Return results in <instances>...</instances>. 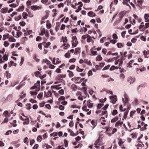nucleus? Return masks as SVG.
Wrapping results in <instances>:
<instances>
[{"instance_id": "nucleus-29", "label": "nucleus", "mask_w": 149, "mask_h": 149, "mask_svg": "<svg viewBox=\"0 0 149 149\" xmlns=\"http://www.w3.org/2000/svg\"><path fill=\"white\" fill-rule=\"evenodd\" d=\"M118 118L117 117H116L111 119V122L112 123L116 122V121H118Z\"/></svg>"}, {"instance_id": "nucleus-39", "label": "nucleus", "mask_w": 149, "mask_h": 149, "mask_svg": "<svg viewBox=\"0 0 149 149\" xmlns=\"http://www.w3.org/2000/svg\"><path fill=\"white\" fill-rule=\"evenodd\" d=\"M10 45L9 42L7 41H5L3 43V45L5 47H8Z\"/></svg>"}, {"instance_id": "nucleus-25", "label": "nucleus", "mask_w": 149, "mask_h": 149, "mask_svg": "<svg viewBox=\"0 0 149 149\" xmlns=\"http://www.w3.org/2000/svg\"><path fill=\"white\" fill-rule=\"evenodd\" d=\"M128 3H130V0H123V4L129 6Z\"/></svg>"}, {"instance_id": "nucleus-49", "label": "nucleus", "mask_w": 149, "mask_h": 149, "mask_svg": "<svg viewBox=\"0 0 149 149\" xmlns=\"http://www.w3.org/2000/svg\"><path fill=\"white\" fill-rule=\"evenodd\" d=\"M143 54L145 58H148V57L147 56V52L146 51L144 50L143 52Z\"/></svg>"}, {"instance_id": "nucleus-13", "label": "nucleus", "mask_w": 149, "mask_h": 149, "mask_svg": "<svg viewBox=\"0 0 149 149\" xmlns=\"http://www.w3.org/2000/svg\"><path fill=\"white\" fill-rule=\"evenodd\" d=\"M106 133L109 136H110L111 134L110 132L112 130V128L110 127H106Z\"/></svg>"}, {"instance_id": "nucleus-38", "label": "nucleus", "mask_w": 149, "mask_h": 149, "mask_svg": "<svg viewBox=\"0 0 149 149\" xmlns=\"http://www.w3.org/2000/svg\"><path fill=\"white\" fill-rule=\"evenodd\" d=\"M83 5H80L78 7V9L76 10V12L78 13L81 9V7Z\"/></svg>"}, {"instance_id": "nucleus-12", "label": "nucleus", "mask_w": 149, "mask_h": 149, "mask_svg": "<svg viewBox=\"0 0 149 149\" xmlns=\"http://www.w3.org/2000/svg\"><path fill=\"white\" fill-rule=\"evenodd\" d=\"M125 141L121 139H119V141L118 142V145L120 146L121 147H122L123 146H124L123 145V144L125 142Z\"/></svg>"}, {"instance_id": "nucleus-61", "label": "nucleus", "mask_w": 149, "mask_h": 149, "mask_svg": "<svg viewBox=\"0 0 149 149\" xmlns=\"http://www.w3.org/2000/svg\"><path fill=\"white\" fill-rule=\"evenodd\" d=\"M43 61L45 62L46 64L48 65H49L50 63V61L47 59H46L45 60H43Z\"/></svg>"}, {"instance_id": "nucleus-9", "label": "nucleus", "mask_w": 149, "mask_h": 149, "mask_svg": "<svg viewBox=\"0 0 149 149\" xmlns=\"http://www.w3.org/2000/svg\"><path fill=\"white\" fill-rule=\"evenodd\" d=\"M26 95V94L25 93H24L23 92L22 93L20 96V97L18 99L17 101H20L22 100L23 98L25 97Z\"/></svg>"}, {"instance_id": "nucleus-55", "label": "nucleus", "mask_w": 149, "mask_h": 149, "mask_svg": "<svg viewBox=\"0 0 149 149\" xmlns=\"http://www.w3.org/2000/svg\"><path fill=\"white\" fill-rule=\"evenodd\" d=\"M91 123L92 125L93 126V128H94L96 126V124L95 123L94 121L93 120H92L91 121Z\"/></svg>"}, {"instance_id": "nucleus-31", "label": "nucleus", "mask_w": 149, "mask_h": 149, "mask_svg": "<svg viewBox=\"0 0 149 149\" xmlns=\"http://www.w3.org/2000/svg\"><path fill=\"white\" fill-rule=\"evenodd\" d=\"M118 59V57H114L113 58H111L108 60V61L109 62H113V61L115 60H117Z\"/></svg>"}, {"instance_id": "nucleus-7", "label": "nucleus", "mask_w": 149, "mask_h": 149, "mask_svg": "<svg viewBox=\"0 0 149 149\" xmlns=\"http://www.w3.org/2000/svg\"><path fill=\"white\" fill-rule=\"evenodd\" d=\"M102 143L100 142L99 139L96 141V143L95 145V147L97 149H99V148H100V147L99 146H102Z\"/></svg>"}, {"instance_id": "nucleus-42", "label": "nucleus", "mask_w": 149, "mask_h": 149, "mask_svg": "<svg viewBox=\"0 0 149 149\" xmlns=\"http://www.w3.org/2000/svg\"><path fill=\"white\" fill-rule=\"evenodd\" d=\"M145 84H142L138 86L137 89L138 90H139L140 88L145 87Z\"/></svg>"}, {"instance_id": "nucleus-59", "label": "nucleus", "mask_w": 149, "mask_h": 149, "mask_svg": "<svg viewBox=\"0 0 149 149\" xmlns=\"http://www.w3.org/2000/svg\"><path fill=\"white\" fill-rule=\"evenodd\" d=\"M76 60V58H73L72 59H70L69 60V62L70 63H74V62Z\"/></svg>"}, {"instance_id": "nucleus-8", "label": "nucleus", "mask_w": 149, "mask_h": 149, "mask_svg": "<svg viewBox=\"0 0 149 149\" xmlns=\"http://www.w3.org/2000/svg\"><path fill=\"white\" fill-rule=\"evenodd\" d=\"M123 122H120V120L118 121L116 123L115 125V127H118V128H119V126L121 127L122 126L123 124Z\"/></svg>"}, {"instance_id": "nucleus-45", "label": "nucleus", "mask_w": 149, "mask_h": 149, "mask_svg": "<svg viewBox=\"0 0 149 149\" xmlns=\"http://www.w3.org/2000/svg\"><path fill=\"white\" fill-rule=\"evenodd\" d=\"M87 41L88 42H93V41L92 40V38L89 36V37L87 38Z\"/></svg>"}, {"instance_id": "nucleus-6", "label": "nucleus", "mask_w": 149, "mask_h": 149, "mask_svg": "<svg viewBox=\"0 0 149 149\" xmlns=\"http://www.w3.org/2000/svg\"><path fill=\"white\" fill-rule=\"evenodd\" d=\"M109 97L111 99V102L113 104L115 103L117 100L116 96H110Z\"/></svg>"}, {"instance_id": "nucleus-20", "label": "nucleus", "mask_w": 149, "mask_h": 149, "mask_svg": "<svg viewBox=\"0 0 149 149\" xmlns=\"http://www.w3.org/2000/svg\"><path fill=\"white\" fill-rule=\"evenodd\" d=\"M8 10L7 8H3L1 9V12L3 13H7Z\"/></svg>"}, {"instance_id": "nucleus-53", "label": "nucleus", "mask_w": 149, "mask_h": 149, "mask_svg": "<svg viewBox=\"0 0 149 149\" xmlns=\"http://www.w3.org/2000/svg\"><path fill=\"white\" fill-rule=\"evenodd\" d=\"M42 139V136H39L37 138V141L39 142H40L41 141Z\"/></svg>"}, {"instance_id": "nucleus-40", "label": "nucleus", "mask_w": 149, "mask_h": 149, "mask_svg": "<svg viewBox=\"0 0 149 149\" xmlns=\"http://www.w3.org/2000/svg\"><path fill=\"white\" fill-rule=\"evenodd\" d=\"M102 58L100 55H98L97 56V57L96 58V60L97 61H100L102 60Z\"/></svg>"}, {"instance_id": "nucleus-44", "label": "nucleus", "mask_w": 149, "mask_h": 149, "mask_svg": "<svg viewBox=\"0 0 149 149\" xmlns=\"http://www.w3.org/2000/svg\"><path fill=\"white\" fill-rule=\"evenodd\" d=\"M91 54L92 55H96L97 54V51H93L92 50H91Z\"/></svg>"}, {"instance_id": "nucleus-4", "label": "nucleus", "mask_w": 149, "mask_h": 149, "mask_svg": "<svg viewBox=\"0 0 149 149\" xmlns=\"http://www.w3.org/2000/svg\"><path fill=\"white\" fill-rule=\"evenodd\" d=\"M20 119L22 120H24L25 121L23 123L24 125H28L29 123V120L28 118H23L22 116L20 117Z\"/></svg>"}, {"instance_id": "nucleus-32", "label": "nucleus", "mask_w": 149, "mask_h": 149, "mask_svg": "<svg viewBox=\"0 0 149 149\" xmlns=\"http://www.w3.org/2000/svg\"><path fill=\"white\" fill-rule=\"evenodd\" d=\"M45 33V36L46 37V38H44V40H46L48 38L49 36V33L47 31H46Z\"/></svg>"}, {"instance_id": "nucleus-17", "label": "nucleus", "mask_w": 149, "mask_h": 149, "mask_svg": "<svg viewBox=\"0 0 149 149\" xmlns=\"http://www.w3.org/2000/svg\"><path fill=\"white\" fill-rule=\"evenodd\" d=\"M16 40L12 36H10L8 38V41L10 42H15Z\"/></svg>"}, {"instance_id": "nucleus-51", "label": "nucleus", "mask_w": 149, "mask_h": 149, "mask_svg": "<svg viewBox=\"0 0 149 149\" xmlns=\"http://www.w3.org/2000/svg\"><path fill=\"white\" fill-rule=\"evenodd\" d=\"M89 36L88 34L85 35H84L82 36L81 37V38L83 39H85L86 38H88Z\"/></svg>"}, {"instance_id": "nucleus-54", "label": "nucleus", "mask_w": 149, "mask_h": 149, "mask_svg": "<svg viewBox=\"0 0 149 149\" xmlns=\"http://www.w3.org/2000/svg\"><path fill=\"white\" fill-rule=\"evenodd\" d=\"M3 59L4 61H7L8 60V57L6 54H5L3 57Z\"/></svg>"}, {"instance_id": "nucleus-46", "label": "nucleus", "mask_w": 149, "mask_h": 149, "mask_svg": "<svg viewBox=\"0 0 149 149\" xmlns=\"http://www.w3.org/2000/svg\"><path fill=\"white\" fill-rule=\"evenodd\" d=\"M118 113V111L116 109H114L113 110L112 112V114L113 116H115Z\"/></svg>"}, {"instance_id": "nucleus-47", "label": "nucleus", "mask_w": 149, "mask_h": 149, "mask_svg": "<svg viewBox=\"0 0 149 149\" xmlns=\"http://www.w3.org/2000/svg\"><path fill=\"white\" fill-rule=\"evenodd\" d=\"M50 44L51 43L50 42H48L47 43H46L44 45V47L45 48H48V47L50 45Z\"/></svg>"}, {"instance_id": "nucleus-21", "label": "nucleus", "mask_w": 149, "mask_h": 149, "mask_svg": "<svg viewBox=\"0 0 149 149\" xmlns=\"http://www.w3.org/2000/svg\"><path fill=\"white\" fill-rule=\"evenodd\" d=\"M51 88L52 89H56L57 90H59L61 88V87H58V86L56 85L52 86L51 87Z\"/></svg>"}, {"instance_id": "nucleus-43", "label": "nucleus", "mask_w": 149, "mask_h": 149, "mask_svg": "<svg viewBox=\"0 0 149 149\" xmlns=\"http://www.w3.org/2000/svg\"><path fill=\"white\" fill-rule=\"evenodd\" d=\"M128 32L130 34H132V35H134V34H135L138 33V31H136L135 32L132 33V30L131 29H130V30H129Z\"/></svg>"}, {"instance_id": "nucleus-35", "label": "nucleus", "mask_w": 149, "mask_h": 149, "mask_svg": "<svg viewBox=\"0 0 149 149\" xmlns=\"http://www.w3.org/2000/svg\"><path fill=\"white\" fill-rule=\"evenodd\" d=\"M24 7L23 6H20L19 8L17 9V11L19 12L22 11L24 9Z\"/></svg>"}, {"instance_id": "nucleus-28", "label": "nucleus", "mask_w": 149, "mask_h": 149, "mask_svg": "<svg viewBox=\"0 0 149 149\" xmlns=\"http://www.w3.org/2000/svg\"><path fill=\"white\" fill-rule=\"evenodd\" d=\"M80 48L78 47L76 48L74 52V54H77L79 52Z\"/></svg>"}, {"instance_id": "nucleus-56", "label": "nucleus", "mask_w": 149, "mask_h": 149, "mask_svg": "<svg viewBox=\"0 0 149 149\" xmlns=\"http://www.w3.org/2000/svg\"><path fill=\"white\" fill-rule=\"evenodd\" d=\"M64 143L65 144V147H67L68 146V141L66 140H65L64 141Z\"/></svg>"}, {"instance_id": "nucleus-48", "label": "nucleus", "mask_w": 149, "mask_h": 149, "mask_svg": "<svg viewBox=\"0 0 149 149\" xmlns=\"http://www.w3.org/2000/svg\"><path fill=\"white\" fill-rule=\"evenodd\" d=\"M67 72L69 73V75L70 77H72L73 76V73L72 72L69 70H68Z\"/></svg>"}, {"instance_id": "nucleus-23", "label": "nucleus", "mask_w": 149, "mask_h": 149, "mask_svg": "<svg viewBox=\"0 0 149 149\" xmlns=\"http://www.w3.org/2000/svg\"><path fill=\"white\" fill-rule=\"evenodd\" d=\"M10 36L8 34L3 35V37L2 38L3 40H5L7 39H8Z\"/></svg>"}, {"instance_id": "nucleus-27", "label": "nucleus", "mask_w": 149, "mask_h": 149, "mask_svg": "<svg viewBox=\"0 0 149 149\" xmlns=\"http://www.w3.org/2000/svg\"><path fill=\"white\" fill-rule=\"evenodd\" d=\"M34 74L35 76L37 77H41V74L40 72L36 71L35 72Z\"/></svg>"}, {"instance_id": "nucleus-19", "label": "nucleus", "mask_w": 149, "mask_h": 149, "mask_svg": "<svg viewBox=\"0 0 149 149\" xmlns=\"http://www.w3.org/2000/svg\"><path fill=\"white\" fill-rule=\"evenodd\" d=\"M46 43V42H44L42 43H40L38 45V47L40 49H42V46L44 45Z\"/></svg>"}, {"instance_id": "nucleus-37", "label": "nucleus", "mask_w": 149, "mask_h": 149, "mask_svg": "<svg viewBox=\"0 0 149 149\" xmlns=\"http://www.w3.org/2000/svg\"><path fill=\"white\" fill-rule=\"evenodd\" d=\"M143 1L142 0H138L137 3L138 5L140 7L142 6Z\"/></svg>"}, {"instance_id": "nucleus-15", "label": "nucleus", "mask_w": 149, "mask_h": 149, "mask_svg": "<svg viewBox=\"0 0 149 149\" xmlns=\"http://www.w3.org/2000/svg\"><path fill=\"white\" fill-rule=\"evenodd\" d=\"M88 15L89 16L92 17H94L96 16V15L92 11H89L88 13Z\"/></svg>"}, {"instance_id": "nucleus-22", "label": "nucleus", "mask_w": 149, "mask_h": 149, "mask_svg": "<svg viewBox=\"0 0 149 149\" xmlns=\"http://www.w3.org/2000/svg\"><path fill=\"white\" fill-rule=\"evenodd\" d=\"M82 81H83V82L81 83L82 86H86L85 83L86 81V80H85V79L83 78L80 80V82H81Z\"/></svg>"}, {"instance_id": "nucleus-16", "label": "nucleus", "mask_w": 149, "mask_h": 149, "mask_svg": "<svg viewBox=\"0 0 149 149\" xmlns=\"http://www.w3.org/2000/svg\"><path fill=\"white\" fill-rule=\"evenodd\" d=\"M3 115L5 117H7L8 118L10 116V114L8 113V111H6L3 112Z\"/></svg>"}, {"instance_id": "nucleus-52", "label": "nucleus", "mask_w": 149, "mask_h": 149, "mask_svg": "<svg viewBox=\"0 0 149 149\" xmlns=\"http://www.w3.org/2000/svg\"><path fill=\"white\" fill-rule=\"evenodd\" d=\"M140 39L141 40L145 42L146 40V37L141 36L140 37Z\"/></svg>"}, {"instance_id": "nucleus-63", "label": "nucleus", "mask_w": 149, "mask_h": 149, "mask_svg": "<svg viewBox=\"0 0 149 149\" xmlns=\"http://www.w3.org/2000/svg\"><path fill=\"white\" fill-rule=\"evenodd\" d=\"M65 56L66 58H69L70 56V54L69 53H67L65 54Z\"/></svg>"}, {"instance_id": "nucleus-5", "label": "nucleus", "mask_w": 149, "mask_h": 149, "mask_svg": "<svg viewBox=\"0 0 149 149\" xmlns=\"http://www.w3.org/2000/svg\"><path fill=\"white\" fill-rule=\"evenodd\" d=\"M127 81L130 84H132L135 81V78L134 77H130L128 78Z\"/></svg>"}, {"instance_id": "nucleus-11", "label": "nucleus", "mask_w": 149, "mask_h": 149, "mask_svg": "<svg viewBox=\"0 0 149 149\" xmlns=\"http://www.w3.org/2000/svg\"><path fill=\"white\" fill-rule=\"evenodd\" d=\"M31 8L32 10H39L41 8L40 7L37 6H31Z\"/></svg>"}, {"instance_id": "nucleus-60", "label": "nucleus", "mask_w": 149, "mask_h": 149, "mask_svg": "<svg viewBox=\"0 0 149 149\" xmlns=\"http://www.w3.org/2000/svg\"><path fill=\"white\" fill-rule=\"evenodd\" d=\"M42 95L43 93L42 92L40 93L38 95L37 97L39 99H40L42 97Z\"/></svg>"}, {"instance_id": "nucleus-64", "label": "nucleus", "mask_w": 149, "mask_h": 149, "mask_svg": "<svg viewBox=\"0 0 149 149\" xmlns=\"http://www.w3.org/2000/svg\"><path fill=\"white\" fill-rule=\"evenodd\" d=\"M112 38L113 39H117L118 37L116 34L114 33L112 35Z\"/></svg>"}, {"instance_id": "nucleus-2", "label": "nucleus", "mask_w": 149, "mask_h": 149, "mask_svg": "<svg viewBox=\"0 0 149 149\" xmlns=\"http://www.w3.org/2000/svg\"><path fill=\"white\" fill-rule=\"evenodd\" d=\"M65 77L66 75L65 74H60L56 77L55 79L57 81L61 80L64 82L62 79L65 78Z\"/></svg>"}, {"instance_id": "nucleus-26", "label": "nucleus", "mask_w": 149, "mask_h": 149, "mask_svg": "<svg viewBox=\"0 0 149 149\" xmlns=\"http://www.w3.org/2000/svg\"><path fill=\"white\" fill-rule=\"evenodd\" d=\"M22 16L23 18L26 19L27 18L28 15L26 13L24 12L22 14Z\"/></svg>"}, {"instance_id": "nucleus-30", "label": "nucleus", "mask_w": 149, "mask_h": 149, "mask_svg": "<svg viewBox=\"0 0 149 149\" xmlns=\"http://www.w3.org/2000/svg\"><path fill=\"white\" fill-rule=\"evenodd\" d=\"M84 62L85 63L89 65H92V64L90 61H88L87 60L85 59L84 61Z\"/></svg>"}, {"instance_id": "nucleus-24", "label": "nucleus", "mask_w": 149, "mask_h": 149, "mask_svg": "<svg viewBox=\"0 0 149 149\" xmlns=\"http://www.w3.org/2000/svg\"><path fill=\"white\" fill-rule=\"evenodd\" d=\"M134 62V60H131L127 64V67L130 68L132 66V64Z\"/></svg>"}, {"instance_id": "nucleus-62", "label": "nucleus", "mask_w": 149, "mask_h": 149, "mask_svg": "<svg viewBox=\"0 0 149 149\" xmlns=\"http://www.w3.org/2000/svg\"><path fill=\"white\" fill-rule=\"evenodd\" d=\"M82 146V144L81 143H79L77 146H76L74 147V148H81Z\"/></svg>"}, {"instance_id": "nucleus-10", "label": "nucleus", "mask_w": 149, "mask_h": 149, "mask_svg": "<svg viewBox=\"0 0 149 149\" xmlns=\"http://www.w3.org/2000/svg\"><path fill=\"white\" fill-rule=\"evenodd\" d=\"M146 29L145 25H144L143 22H141V25H140L139 27L140 31H144Z\"/></svg>"}, {"instance_id": "nucleus-50", "label": "nucleus", "mask_w": 149, "mask_h": 149, "mask_svg": "<svg viewBox=\"0 0 149 149\" xmlns=\"http://www.w3.org/2000/svg\"><path fill=\"white\" fill-rule=\"evenodd\" d=\"M84 91V93L85 95H87V87H84L82 88Z\"/></svg>"}, {"instance_id": "nucleus-57", "label": "nucleus", "mask_w": 149, "mask_h": 149, "mask_svg": "<svg viewBox=\"0 0 149 149\" xmlns=\"http://www.w3.org/2000/svg\"><path fill=\"white\" fill-rule=\"evenodd\" d=\"M117 45L118 48H121L123 46L122 44L121 43H117Z\"/></svg>"}, {"instance_id": "nucleus-3", "label": "nucleus", "mask_w": 149, "mask_h": 149, "mask_svg": "<svg viewBox=\"0 0 149 149\" xmlns=\"http://www.w3.org/2000/svg\"><path fill=\"white\" fill-rule=\"evenodd\" d=\"M123 101L125 105L127 104L129 102V98L128 96L126 95L125 94L124 95V98H122Z\"/></svg>"}, {"instance_id": "nucleus-18", "label": "nucleus", "mask_w": 149, "mask_h": 149, "mask_svg": "<svg viewBox=\"0 0 149 149\" xmlns=\"http://www.w3.org/2000/svg\"><path fill=\"white\" fill-rule=\"evenodd\" d=\"M16 2L17 3V4H16V3H12L10 4L9 5V6L10 7H12V8H15V7H16L17 6H18V2L17 0Z\"/></svg>"}, {"instance_id": "nucleus-36", "label": "nucleus", "mask_w": 149, "mask_h": 149, "mask_svg": "<svg viewBox=\"0 0 149 149\" xmlns=\"http://www.w3.org/2000/svg\"><path fill=\"white\" fill-rule=\"evenodd\" d=\"M46 31H45V29L44 28H43L41 31V32L40 35L43 36L45 33Z\"/></svg>"}, {"instance_id": "nucleus-33", "label": "nucleus", "mask_w": 149, "mask_h": 149, "mask_svg": "<svg viewBox=\"0 0 149 149\" xmlns=\"http://www.w3.org/2000/svg\"><path fill=\"white\" fill-rule=\"evenodd\" d=\"M32 32V31L31 30H29L27 31L24 33V35L25 36L29 35L31 34V33Z\"/></svg>"}, {"instance_id": "nucleus-58", "label": "nucleus", "mask_w": 149, "mask_h": 149, "mask_svg": "<svg viewBox=\"0 0 149 149\" xmlns=\"http://www.w3.org/2000/svg\"><path fill=\"white\" fill-rule=\"evenodd\" d=\"M77 70L79 72H82L84 69H83L80 68L78 66H77L76 68Z\"/></svg>"}, {"instance_id": "nucleus-34", "label": "nucleus", "mask_w": 149, "mask_h": 149, "mask_svg": "<svg viewBox=\"0 0 149 149\" xmlns=\"http://www.w3.org/2000/svg\"><path fill=\"white\" fill-rule=\"evenodd\" d=\"M71 89L73 91H75L77 89L76 86L74 84L72 85L71 86Z\"/></svg>"}, {"instance_id": "nucleus-41", "label": "nucleus", "mask_w": 149, "mask_h": 149, "mask_svg": "<svg viewBox=\"0 0 149 149\" xmlns=\"http://www.w3.org/2000/svg\"><path fill=\"white\" fill-rule=\"evenodd\" d=\"M16 120H14L13 121V122L12 123H11L10 124L12 125L13 127H15L17 126V124H16Z\"/></svg>"}, {"instance_id": "nucleus-1", "label": "nucleus", "mask_w": 149, "mask_h": 149, "mask_svg": "<svg viewBox=\"0 0 149 149\" xmlns=\"http://www.w3.org/2000/svg\"><path fill=\"white\" fill-rule=\"evenodd\" d=\"M72 45L75 47L78 43L77 41V38L75 36H74L72 37Z\"/></svg>"}, {"instance_id": "nucleus-14", "label": "nucleus", "mask_w": 149, "mask_h": 149, "mask_svg": "<svg viewBox=\"0 0 149 149\" xmlns=\"http://www.w3.org/2000/svg\"><path fill=\"white\" fill-rule=\"evenodd\" d=\"M52 95V94L49 91H48L47 93H46L44 95V96L45 97H49L51 96V95Z\"/></svg>"}]
</instances>
